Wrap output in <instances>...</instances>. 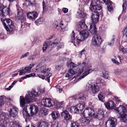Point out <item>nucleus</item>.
Segmentation results:
<instances>
[{
  "label": "nucleus",
  "mask_w": 127,
  "mask_h": 127,
  "mask_svg": "<svg viewBox=\"0 0 127 127\" xmlns=\"http://www.w3.org/2000/svg\"><path fill=\"white\" fill-rule=\"evenodd\" d=\"M61 116L64 119L67 121L72 118V116L67 110H65L61 113Z\"/></svg>",
  "instance_id": "ddd939ff"
},
{
  "label": "nucleus",
  "mask_w": 127,
  "mask_h": 127,
  "mask_svg": "<svg viewBox=\"0 0 127 127\" xmlns=\"http://www.w3.org/2000/svg\"><path fill=\"white\" fill-rule=\"evenodd\" d=\"M38 15V14L36 11L29 12L27 14V16L28 18L31 19H36Z\"/></svg>",
  "instance_id": "a211bd4d"
},
{
  "label": "nucleus",
  "mask_w": 127,
  "mask_h": 127,
  "mask_svg": "<svg viewBox=\"0 0 127 127\" xmlns=\"http://www.w3.org/2000/svg\"><path fill=\"white\" fill-rule=\"evenodd\" d=\"M89 64H87L86 65V63L84 62L82 64H80L79 66V68L78 70V75L79 76L84 70V67H85L87 68L86 70L85 71L83 74L80 77L79 79L78 80H80L85 77L87 75L92 71V70L90 68L91 67V65L89 66Z\"/></svg>",
  "instance_id": "20e7f679"
},
{
  "label": "nucleus",
  "mask_w": 127,
  "mask_h": 127,
  "mask_svg": "<svg viewBox=\"0 0 127 127\" xmlns=\"http://www.w3.org/2000/svg\"><path fill=\"white\" fill-rule=\"evenodd\" d=\"M68 73H69L72 75H73L75 74V72L74 71L71 70V69L69 70Z\"/></svg>",
  "instance_id": "bf43d9fd"
},
{
  "label": "nucleus",
  "mask_w": 127,
  "mask_h": 127,
  "mask_svg": "<svg viewBox=\"0 0 127 127\" xmlns=\"http://www.w3.org/2000/svg\"><path fill=\"white\" fill-rule=\"evenodd\" d=\"M41 93L40 91L36 92L34 90L30 92L29 94L26 95L25 98L23 96H21L20 97V106L23 107V116L25 118L30 116V114L28 113L27 110V108L29 107V106H25V104L29 103L32 101V98L34 97H38Z\"/></svg>",
  "instance_id": "f257e3e1"
},
{
  "label": "nucleus",
  "mask_w": 127,
  "mask_h": 127,
  "mask_svg": "<svg viewBox=\"0 0 127 127\" xmlns=\"http://www.w3.org/2000/svg\"><path fill=\"white\" fill-rule=\"evenodd\" d=\"M95 24L92 23V24H90V31L92 34L95 35V34L97 33V31L96 25H95Z\"/></svg>",
  "instance_id": "4be33fe9"
},
{
  "label": "nucleus",
  "mask_w": 127,
  "mask_h": 127,
  "mask_svg": "<svg viewBox=\"0 0 127 127\" xmlns=\"http://www.w3.org/2000/svg\"><path fill=\"white\" fill-rule=\"evenodd\" d=\"M42 60L45 62H48L50 61L49 58L48 57L45 56L43 57Z\"/></svg>",
  "instance_id": "603ef678"
},
{
  "label": "nucleus",
  "mask_w": 127,
  "mask_h": 127,
  "mask_svg": "<svg viewBox=\"0 0 127 127\" xmlns=\"http://www.w3.org/2000/svg\"><path fill=\"white\" fill-rule=\"evenodd\" d=\"M95 114L94 110L91 108H86L84 110L83 113L84 117L87 118L93 117Z\"/></svg>",
  "instance_id": "6e6552de"
},
{
  "label": "nucleus",
  "mask_w": 127,
  "mask_h": 127,
  "mask_svg": "<svg viewBox=\"0 0 127 127\" xmlns=\"http://www.w3.org/2000/svg\"><path fill=\"white\" fill-rule=\"evenodd\" d=\"M48 109L45 108H42L40 111V113L42 115H46L48 114Z\"/></svg>",
  "instance_id": "c85d7f7f"
},
{
  "label": "nucleus",
  "mask_w": 127,
  "mask_h": 127,
  "mask_svg": "<svg viewBox=\"0 0 127 127\" xmlns=\"http://www.w3.org/2000/svg\"><path fill=\"white\" fill-rule=\"evenodd\" d=\"M88 118L84 117V118H82L80 119V121L82 123L84 124L89 123L90 122V121Z\"/></svg>",
  "instance_id": "473e14b6"
},
{
  "label": "nucleus",
  "mask_w": 127,
  "mask_h": 127,
  "mask_svg": "<svg viewBox=\"0 0 127 127\" xmlns=\"http://www.w3.org/2000/svg\"><path fill=\"white\" fill-rule=\"evenodd\" d=\"M77 25V30L78 31H79L87 27L85 22L83 21L78 22Z\"/></svg>",
  "instance_id": "6ab92c4d"
},
{
  "label": "nucleus",
  "mask_w": 127,
  "mask_h": 127,
  "mask_svg": "<svg viewBox=\"0 0 127 127\" xmlns=\"http://www.w3.org/2000/svg\"><path fill=\"white\" fill-rule=\"evenodd\" d=\"M115 36L113 35V36L112 38L111 39V40L110 42H108V44L110 46H112L114 44L115 41Z\"/></svg>",
  "instance_id": "e433bc0d"
},
{
  "label": "nucleus",
  "mask_w": 127,
  "mask_h": 127,
  "mask_svg": "<svg viewBox=\"0 0 127 127\" xmlns=\"http://www.w3.org/2000/svg\"><path fill=\"white\" fill-rule=\"evenodd\" d=\"M114 110L117 113H127V109L122 105H120L118 107L114 109Z\"/></svg>",
  "instance_id": "f8f14e48"
},
{
  "label": "nucleus",
  "mask_w": 127,
  "mask_h": 127,
  "mask_svg": "<svg viewBox=\"0 0 127 127\" xmlns=\"http://www.w3.org/2000/svg\"><path fill=\"white\" fill-rule=\"evenodd\" d=\"M10 126V127H21L19 123L16 121L11 122Z\"/></svg>",
  "instance_id": "2f4dec72"
},
{
  "label": "nucleus",
  "mask_w": 127,
  "mask_h": 127,
  "mask_svg": "<svg viewBox=\"0 0 127 127\" xmlns=\"http://www.w3.org/2000/svg\"><path fill=\"white\" fill-rule=\"evenodd\" d=\"M103 1L104 3H105L107 0V2L106 3V4L107 6L108 10L110 12L112 11L113 10L112 2L110 0H101Z\"/></svg>",
  "instance_id": "aec40b11"
},
{
  "label": "nucleus",
  "mask_w": 127,
  "mask_h": 127,
  "mask_svg": "<svg viewBox=\"0 0 127 127\" xmlns=\"http://www.w3.org/2000/svg\"><path fill=\"white\" fill-rule=\"evenodd\" d=\"M122 71L121 70L118 69H116L114 72V73L116 74H120L122 73Z\"/></svg>",
  "instance_id": "de8ad7c7"
},
{
  "label": "nucleus",
  "mask_w": 127,
  "mask_h": 127,
  "mask_svg": "<svg viewBox=\"0 0 127 127\" xmlns=\"http://www.w3.org/2000/svg\"><path fill=\"white\" fill-rule=\"evenodd\" d=\"M49 46L51 48L57 46L58 49L63 48L64 47V45L63 43H60L56 42V40H54L53 42H50L49 43Z\"/></svg>",
  "instance_id": "2eb2a0df"
},
{
  "label": "nucleus",
  "mask_w": 127,
  "mask_h": 127,
  "mask_svg": "<svg viewBox=\"0 0 127 127\" xmlns=\"http://www.w3.org/2000/svg\"><path fill=\"white\" fill-rule=\"evenodd\" d=\"M54 27L57 30H60L61 28L59 24L56 25L55 26H54Z\"/></svg>",
  "instance_id": "e2e57ef3"
},
{
  "label": "nucleus",
  "mask_w": 127,
  "mask_h": 127,
  "mask_svg": "<svg viewBox=\"0 0 127 127\" xmlns=\"http://www.w3.org/2000/svg\"><path fill=\"white\" fill-rule=\"evenodd\" d=\"M107 127H115L117 124L116 118H112L109 119L106 123Z\"/></svg>",
  "instance_id": "1a4fd4ad"
},
{
  "label": "nucleus",
  "mask_w": 127,
  "mask_h": 127,
  "mask_svg": "<svg viewBox=\"0 0 127 127\" xmlns=\"http://www.w3.org/2000/svg\"><path fill=\"white\" fill-rule=\"evenodd\" d=\"M76 100H78L76 98V96L70 97L69 98V101L70 103L74 102Z\"/></svg>",
  "instance_id": "4c0bfd02"
},
{
  "label": "nucleus",
  "mask_w": 127,
  "mask_h": 127,
  "mask_svg": "<svg viewBox=\"0 0 127 127\" xmlns=\"http://www.w3.org/2000/svg\"><path fill=\"white\" fill-rule=\"evenodd\" d=\"M10 12V10L9 7H3L0 10V14H1L2 16H5L8 15H9Z\"/></svg>",
  "instance_id": "4468645a"
},
{
  "label": "nucleus",
  "mask_w": 127,
  "mask_h": 127,
  "mask_svg": "<svg viewBox=\"0 0 127 127\" xmlns=\"http://www.w3.org/2000/svg\"><path fill=\"white\" fill-rule=\"evenodd\" d=\"M71 127H79V125L75 122H72L71 124Z\"/></svg>",
  "instance_id": "a19ab883"
},
{
  "label": "nucleus",
  "mask_w": 127,
  "mask_h": 127,
  "mask_svg": "<svg viewBox=\"0 0 127 127\" xmlns=\"http://www.w3.org/2000/svg\"><path fill=\"white\" fill-rule=\"evenodd\" d=\"M112 61L113 63L116 64H119V63L115 59H113L112 60Z\"/></svg>",
  "instance_id": "052dcab7"
},
{
  "label": "nucleus",
  "mask_w": 127,
  "mask_h": 127,
  "mask_svg": "<svg viewBox=\"0 0 127 127\" xmlns=\"http://www.w3.org/2000/svg\"><path fill=\"white\" fill-rule=\"evenodd\" d=\"M87 96L84 94H80L76 96V98L78 101H83L86 100Z\"/></svg>",
  "instance_id": "393cba45"
},
{
  "label": "nucleus",
  "mask_w": 127,
  "mask_h": 127,
  "mask_svg": "<svg viewBox=\"0 0 127 127\" xmlns=\"http://www.w3.org/2000/svg\"><path fill=\"white\" fill-rule=\"evenodd\" d=\"M121 51L123 53H125L127 52V49L123 48L121 50Z\"/></svg>",
  "instance_id": "4d7b16f0"
},
{
  "label": "nucleus",
  "mask_w": 127,
  "mask_h": 127,
  "mask_svg": "<svg viewBox=\"0 0 127 127\" xmlns=\"http://www.w3.org/2000/svg\"><path fill=\"white\" fill-rule=\"evenodd\" d=\"M127 7V5L126 2L124 3L123 5V11L122 12H124L125 10L126 9V8Z\"/></svg>",
  "instance_id": "a18cd8bd"
},
{
  "label": "nucleus",
  "mask_w": 127,
  "mask_h": 127,
  "mask_svg": "<svg viewBox=\"0 0 127 127\" xmlns=\"http://www.w3.org/2000/svg\"><path fill=\"white\" fill-rule=\"evenodd\" d=\"M35 74L34 73H33L30 74L28 75H26V76H25V77H26V78H29L31 76H35Z\"/></svg>",
  "instance_id": "5fc2aeb1"
},
{
  "label": "nucleus",
  "mask_w": 127,
  "mask_h": 127,
  "mask_svg": "<svg viewBox=\"0 0 127 127\" xmlns=\"http://www.w3.org/2000/svg\"><path fill=\"white\" fill-rule=\"evenodd\" d=\"M103 77L106 79H108V73L107 71L103 72Z\"/></svg>",
  "instance_id": "c03bdc74"
},
{
  "label": "nucleus",
  "mask_w": 127,
  "mask_h": 127,
  "mask_svg": "<svg viewBox=\"0 0 127 127\" xmlns=\"http://www.w3.org/2000/svg\"><path fill=\"white\" fill-rule=\"evenodd\" d=\"M120 117L122 121L125 122H127V114L125 113L121 114Z\"/></svg>",
  "instance_id": "7c9ffc66"
},
{
  "label": "nucleus",
  "mask_w": 127,
  "mask_h": 127,
  "mask_svg": "<svg viewBox=\"0 0 127 127\" xmlns=\"http://www.w3.org/2000/svg\"><path fill=\"white\" fill-rule=\"evenodd\" d=\"M46 3L45 1H43L42 2V6L43 10L46 9Z\"/></svg>",
  "instance_id": "864d4df0"
},
{
  "label": "nucleus",
  "mask_w": 127,
  "mask_h": 127,
  "mask_svg": "<svg viewBox=\"0 0 127 127\" xmlns=\"http://www.w3.org/2000/svg\"><path fill=\"white\" fill-rule=\"evenodd\" d=\"M105 96V94L102 92H100L98 95V97L99 99L102 101H103V99L104 98Z\"/></svg>",
  "instance_id": "f704fd0d"
},
{
  "label": "nucleus",
  "mask_w": 127,
  "mask_h": 127,
  "mask_svg": "<svg viewBox=\"0 0 127 127\" xmlns=\"http://www.w3.org/2000/svg\"><path fill=\"white\" fill-rule=\"evenodd\" d=\"M45 66L44 65L42 66H40V65H38L36 67L35 72H41L42 73H46V71L45 70Z\"/></svg>",
  "instance_id": "5701e85b"
},
{
  "label": "nucleus",
  "mask_w": 127,
  "mask_h": 127,
  "mask_svg": "<svg viewBox=\"0 0 127 127\" xmlns=\"http://www.w3.org/2000/svg\"><path fill=\"white\" fill-rule=\"evenodd\" d=\"M86 88L91 90L92 93L95 94L99 90L98 83L95 80L89 81L86 85Z\"/></svg>",
  "instance_id": "423d86ee"
},
{
  "label": "nucleus",
  "mask_w": 127,
  "mask_h": 127,
  "mask_svg": "<svg viewBox=\"0 0 127 127\" xmlns=\"http://www.w3.org/2000/svg\"><path fill=\"white\" fill-rule=\"evenodd\" d=\"M62 67L61 65H58L56 66L55 68L57 70H59Z\"/></svg>",
  "instance_id": "680f3d73"
},
{
  "label": "nucleus",
  "mask_w": 127,
  "mask_h": 127,
  "mask_svg": "<svg viewBox=\"0 0 127 127\" xmlns=\"http://www.w3.org/2000/svg\"><path fill=\"white\" fill-rule=\"evenodd\" d=\"M47 47V44L46 43H45L43 44L42 48V50L43 52H44V51L46 50Z\"/></svg>",
  "instance_id": "49530a36"
},
{
  "label": "nucleus",
  "mask_w": 127,
  "mask_h": 127,
  "mask_svg": "<svg viewBox=\"0 0 127 127\" xmlns=\"http://www.w3.org/2000/svg\"><path fill=\"white\" fill-rule=\"evenodd\" d=\"M19 75H23V73L25 74L26 73V71L24 69H23L22 70H19Z\"/></svg>",
  "instance_id": "09e8293b"
},
{
  "label": "nucleus",
  "mask_w": 127,
  "mask_h": 127,
  "mask_svg": "<svg viewBox=\"0 0 127 127\" xmlns=\"http://www.w3.org/2000/svg\"><path fill=\"white\" fill-rule=\"evenodd\" d=\"M68 9L65 8H63L62 10L63 12L65 13H67L68 11Z\"/></svg>",
  "instance_id": "13d9d810"
},
{
  "label": "nucleus",
  "mask_w": 127,
  "mask_h": 127,
  "mask_svg": "<svg viewBox=\"0 0 127 127\" xmlns=\"http://www.w3.org/2000/svg\"><path fill=\"white\" fill-rule=\"evenodd\" d=\"M26 24L24 22H21V27L22 28H24L25 27L26 25Z\"/></svg>",
  "instance_id": "0e129e2a"
},
{
  "label": "nucleus",
  "mask_w": 127,
  "mask_h": 127,
  "mask_svg": "<svg viewBox=\"0 0 127 127\" xmlns=\"http://www.w3.org/2000/svg\"><path fill=\"white\" fill-rule=\"evenodd\" d=\"M29 108L30 109L31 116H33L38 111V108L34 106H30Z\"/></svg>",
  "instance_id": "412c9836"
},
{
  "label": "nucleus",
  "mask_w": 127,
  "mask_h": 127,
  "mask_svg": "<svg viewBox=\"0 0 127 127\" xmlns=\"http://www.w3.org/2000/svg\"><path fill=\"white\" fill-rule=\"evenodd\" d=\"M38 77L40 78H41L42 79H45V76H43L42 75H38Z\"/></svg>",
  "instance_id": "338daca9"
},
{
  "label": "nucleus",
  "mask_w": 127,
  "mask_h": 127,
  "mask_svg": "<svg viewBox=\"0 0 127 127\" xmlns=\"http://www.w3.org/2000/svg\"><path fill=\"white\" fill-rule=\"evenodd\" d=\"M89 35V31L87 30H84L80 32L79 34L77 36L75 39V33L73 31L71 35V41L74 43L75 46L78 45L81 41L84 40L87 38Z\"/></svg>",
  "instance_id": "7ed1b4c3"
},
{
  "label": "nucleus",
  "mask_w": 127,
  "mask_h": 127,
  "mask_svg": "<svg viewBox=\"0 0 127 127\" xmlns=\"http://www.w3.org/2000/svg\"><path fill=\"white\" fill-rule=\"evenodd\" d=\"M34 0H28L27 2H28V4L29 5H33V2L34 1Z\"/></svg>",
  "instance_id": "8fccbe9b"
},
{
  "label": "nucleus",
  "mask_w": 127,
  "mask_h": 127,
  "mask_svg": "<svg viewBox=\"0 0 127 127\" xmlns=\"http://www.w3.org/2000/svg\"><path fill=\"white\" fill-rule=\"evenodd\" d=\"M32 66H28L24 68V69L26 71V73L29 72L30 71L31 69L34 66V64H32Z\"/></svg>",
  "instance_id": "ea45409f"
},
{
  "label": "nucleus",
  "mask_w": 127,
  "mask_h": 127,
  "mask_svg": "<svg viewBox=\"0 0 127 127\" xmlns=\"http://www.w3.org/2000/svg\"><path fill=\"white\" fill-rule=\"evenodd\" d=\"M64 101H62L61 102H57L56 103L57 107L60 108L63 106V104L64 103Z\"/></svg>",
  "instance_id": "58836bf2"
},
{
  "label": "nucleus",
  "mask_w": 127,
  "mask_h": 127,
  "mask_svg": "<svg viewBox=\"0 0 127 127\" xmlns=\"http://www.w3.org/2000/svg\"><path fill=\"white\" fill-rule=\"evenodd\" d=\"M59 123L57 122H55L53 123L51 125V127H58Z\"/></svg>",
  "instance_id": "3c124183"
},
{
  "label": "nucleus",
  "mask_w": 127,
  "mask_h": 127,
  "mask_svg": "<svg viewBox=\"0 0 127 127\" xmlns=\"http://www.w3.org/2000/svg\"><path fill=\"white\" fill-rule=\"evenodd\" d=\"M123 35H125L126 36L127 35V25L124 29L123 31Z\"/></svg>",
  "instance_id": "37998d69"
},
{
  "label": "nucleus",
  "mask_w": 127,
  "mask_h": 127,
  "mask_svg": "<svg viewBox=\"0 0 127 127\" xmlns=\"http://www.w3.org/2000/svg\"><path fill=\"white\" fill-rule=\"evenodd\" d=\"M41 103L45 107H50L54 105H55L54 102L51 99L48 98L42 100Z\"/></svg>",
  "instance_id": "9d476101"
},
{
  "label": "nucleus",
  "mask_w": 127,
  "mask_h": 127,
  "mask_svg": "<svg viewBox=\"0 0 127 127\" xmlns=\"http://www.w3.org/2000/svg\"><path fill=\"white\" fill-rule=\"evenodd\" d=\"M85 48H84V49L82 50L79 53V55L80 57L83 54H84L85 52Z\"/></svg>",
  "instance_id": "6e6d98bb"
},
{
  "label": "nucleus",
  "mask_w": 127,
  "mask_h": 127,
  "mask_svg": "<svg viewBox=\"0 0 127 127\" xmlns=\"http://www.w3.org/2000/svg\"><path fill=\"white\" fill-rule=\"evenodd\" d=\"M77 18H83L86 16V14L83 13L80 9H79L76 15Z\"/></svg>",
  "instance_id": "a878e982"
},
{
  "label": "nucleus",
  "mask_w": 127,
  "mask_h": 127,
  "mask_svg": "<svg viewBox=\"0 0 127 127\" xmlns=\"http://www.w3.org/2000/svg\"><path fill=\"white\" fill-rule=\"evenodd\" d=\"M102 40L101 36L98 35H95L92 38L91 43L95 47H99L101 44Z\"/></svg>",
  "instance_id": "0eeeda50"
},
{
  "label": "nucleus",
  "mask_w": 127,
  "mask_h": 127,
  "mask_svg": "<svg viewBox=\"0 0 127 127\" xmlns=\"http://www.w3.org/2000/svg\"><path fill=\"white\" fill-rule=\"evenodd\" d=\"M37 127H48V124L46 122H40L38 123Z\"/></svg>",
  "instance_id": "cd10ccee"
},
{
  "label": "nucleus",
  "mask_w": 127,
  "mask_h": 127,
  "mask_svg": "<svg viewBox=\"0 0 127 127\" xmlns=\"http://www.w3.org/2000/svg\"><path fill=\"white\" fill-rule=\"evenodd\" d=\"M77 106L79 110L80 111L82 110L85 107V104L84 103H80L77 105Z\"/></svg>",
  "instance_id": "c9c22d12"
},
{
  "label": "nucleus",
  "mask_w": 127,
  "mask_h": 127,
  "mask_svg": "<svg viewBox=\"0 0 127 127\" xmlns=\"http://www.w3.org/2000/svg\"><path fill=\"white\" fill-rule=\"evenodd\" d=\"M70 65H72L73 67H74L76 66V65L72 62L70 63Z\"/></svg>",
  "instance_id": "774afa93"
},
{
  "label": "nucleus",
  "mask_w": 127,
  "mask_h": 127,
  "mask_svg": "<svg viewBox=\"0 0 127 127\" xmlns=\"http://www.w3.org/2000/svg\"><path fill=\"white\" fill-rule=\"evenodd\" d=\"M59 25H60V26L61 28V29H63L64 28V27L63 26V25H64L62 23H59Z\"/></svg>",
  "instance_id": "69168bd1"
},
{
  "label": "nucleus",
  "mask_w": 127,
  "mask_h": 127,
  "mask_svg": "<svg viewBox=\"0 0 127 127\" xmlns=\"http://www.w3.org/2000/svg\"><path fill=\"white\" fill-rule=\"evenodd\" d=\"M70 110L71 112L76 113H78L79 111V110L77 105L71 106L70 108Z\"/></svg>",
  "instance_id": "72a5a7b5"
},
{
  "label": "nucleus",
  "mask_w": 127,
  "mask_h": 127,
  "mask_svg": "<svg viewBox=\"0 0 127 127\" xmlns=\"http://www.w3.org/2000/svg\"><path fill=\"white\" fill-rule=\"evenodd\" d=\"M17 81H14L13 83H12L11 85L9 86V87L6 88V89L8 90H10L11 88H12L13 86L16 83Z\"/></svg>",
  "instance_id": "79ce46f5"
},
{
  "label": "nucleus",
  "mask_w": 127,
  "mask_h": 127,
  "mask_svg": "<svg viewBox=\"0 0 127 127\" xmlns=\"http://www.w3.org/2000/svg\"><path fill=\"white\" fill-rule=\"evenodd\" d=\"M8 109L9 110L10 114L11 117H14L17 115L18 112V109L15 106L10 104Z\"/></svg>",
  "instance_id": "9b49d317"
},
{
  "label": "nucleus",
  "mask_w": 127,
  "mask_h": 127,
  "mask_svg": "<svg viewBox=\"0 0 127 127\" xmlns=\"http://www.w3.org/2000/svg\"><path fill=\"white\" fill-rule=\"evenodd\" d=\"M45 22V20L43 18H41L37 19L35 21V23L37 25H38L40 24H42Z\"/></svg>",
  "instance_id": "c756f323"
},
{
  "label": "nucleus",
  "mask_w": 127,
  "mask_h": 127,
  "mask_svg": "<svg viewBox=\"0 0 127 127\" xmlns=\"http://www.w3.org/2000/svg\"><path fill=\"white\" fill-rule=\"evenodd\" d=\"M93 117L94 118L98 119L99 120H101L104 117L103 112L102 110H98L96 113H95Z\"/></svg>",
  "instance_id": "dca6fc26"
},
{
  "label": "nucleus",
  "mask_w": 127,
  "mask_h": 127,
  "mask_svg": "<svg viewBox=\"0 0 127 127\" xmlns=\"http://www.w3.org/2000/svg\"><path fill=\"white\" fill-rule=\"evenodd\" d=\"M106 107L108 109L112 110L115 107V103L112 101H110L104 103Z\"/></svg>",
  "instance_id": "f3484780"
},
{
  "label": "nucleus",
  "mask_w": 127,
  "mask_h": 127,
  "mask_svg": "<svg viewBox=\"0 0 127 127\" xmlns=\"http://www.w3.org/2000/svg\"><path fill=\"white\" fill-rule=\"evenodd\" d=\"M8 102L11 100L9 97H6L4 96H0V106H1L4 103V101Z\"/></svg>",
  "instance_id": "b1692460"
},
{
  "label": "nucleus",
  "mask_w": 127,
  "mask_h": 127,
  "mask_svg": "<svg viewBox=\"0 0 127 127\" xmlns=\"http://www.w3.org/2000/svg\"><path fill=\"white\" fill-rule=\"evenodd\" d=\"M99 3H100V1L97 0H92L89 7L92 14L91 16L92 23L94 24L97 23L98 20L99 14L98 11L101 9Z\"/></svg>",
  "instance_id": "f03ea898"
},
{
  "label": "nucleus",
  "mask_w": 127,
  "mask_h": 127,
  "mask_svg": "<svg viewBox=\"0 0 127 127\" xmlns=\"http://www.w3.org/2000/svg\"><path fill=\"white\" fill-rule=\"evenodd\" d=\"M1 21L7 31L11 32L14 29V24L12 21L10 19H5L4 17L0 18Z\"/></svg>",
  "instance_id": "39448f33"
},
{
  "label": "nucleus",
  "mask_w": 127,
  "mask_h": 127,
  "mask_svg": "<svg viewBox=\"0 0 127 127\" xmlns=\"http://www.w3.org/2000/svg\"><path fill=\"white\" fill-rule=\"evenodd\" d=\"M60 115L59 112L55 111L52 112L51 114V116L52 119L54 120L57 119Z\"/></svg>",
  "instance_id": "bb28decb"
}]
</instances>
